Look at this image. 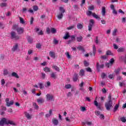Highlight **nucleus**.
<instances>
[{
    "mask_svg": "<svg viewBox=\"0 0 126 126\" xmlns=\"http://www.w3.org/2000/svg\"><path fill=\"white\" fill-rule=\"evenodd\" d=\"M105 107L107 111H110L111 110V108L113 107V102L112 101V100L109 99L108 101L105 103Z\"/></svg>",
    "mask_w": 126,
    "mask_h": 126,
    "instance_id": "f257e3e1",
    "label": "nucleus"
},
{
    "mask_svg": "<svg viewBox=\"0 0 126 126\" xmlns=\"http://www.w3.org/2000/svg\"><path fill=\"white\" fill-rule=\"evenodd\" d=\"M10 35L11 39H14L15 40H18V39H19V36L17 35L16 32H11Z\"/></svg>",
    "mask_w": 126,
    "mask_h": 126,
    "instance_id": "f03ea898",
    "label": "nucleus"
},
{
    "mask_svg": "<svg viewBox=\"0 0 126 126\" xmlns=\"http://www.w3.org/2000/svg\"><path fill=\"white\" fill-rule=\"evenodd\" d=\"M93 25H94V20L91 19L90 20V23L88 26V31H92V28L93 27Z\"/></svg>",
    "mask_w": 126,
    "mask_h": 126,
    "instance_id": "7ed1b4c3",
    "label": "nucleus"
},
{
    "mask_svg": "<svg viewBox=\"0 0 126 126\" xmlns=\"http://www.w3.org/2000/svg\"><path fill=\"white\" fill-rule=\"evenodd\" d=\"M5 102L7 107H10V106H12L14 104V101L13 100L9 101V98H6Z\"/></svg>",
    "mask_w": 126,
    "mask_h": 126,
    "instance_id": "20e7f679",
    "label": "nucleus"
},
{
    "mask_svg": "<svg viewBox=\"0 0 126 126\" xmlns=\"http://www.w3.org/2000/svg\"><path fill=\"white\" fill-rule=\"evenodd\" d=\"M4 125H7V119L3 118L0 120V126H3Z\"/></svg>",
    "mask_w": 126,
    "mask_h": 126,
    "instance_id": "39448f33",
    "label": "nucleus"
},
{
    "mask_svg": "<svg viewBox=\"0 0 126 126\" xmlns=\"http://www.w3.org/2000/svg\"><path fill=\"white\" fill-rule=\"evenodd\" d=\"M46 100L47 101H53L54 100V96L51 94H48L46 95Z\"/></svg>",
    "mask_w": 126,
    "mask_h": 126,
    "instance_id": "423d86ee",
    "label": "nucleus"
},
{
    "mask_svg": "<svg viewBox=\"0 0 126 126\" xmlns=\"http://www.w3.org/2000/svg\"><path fill=\"white\" fill-rule=\"evenodd\" d=\"M16 31L18 34H22V33L24 32V29H23V28H18Z\"/></svg>",
    "mask_w": 126,
    "mask_h": 126,
    "instance_id": "0eeeda50",
    "label": "nucleus"
},
{
    "mask_svg": "<svg viewBox=\"0 0 126 126\" xmlns=\"http://www.w3.org/2000/svg\"><path fill=\"white\" fill-rule=\"evenodd\" d=\"M37 102L38 104H42L45 102V99L42 97H40L37 99Z\"/></svg>",
    "mask_w": 126,
    "mask_h": 126,
    "instance_id": "6e6552de",
    "label": "nucleus"
},
{
    "mask_svg": "<svg viewBox=\"0 0 126 126\" xmlns=\"http://www.w3.org/2000/svg\"><path fill=\"white\" fill-rule=\"evenodd\" d=\"M94 104L96 106V108L98 109V110H101V104H99L96 100H94Z\"/></svg>",
    "mask_w": 126,
    "mask_h": 126,
    "instance_id": "1a4fd4ad",
    "label": "nucleus"
},
{
    "mask_svg": "<svg viewBox=\"0 0 126 126\" xmlns=\"http://www.w3.org/2000/svg\"><path fill=\"white\" fill-rule=\"evenodd\" d=\"M49 55L52 59H56V53L54 52L50 51L49 52Z\"/></svg>",
    "mask_w": 126,
    "mask_h": 126,
    "instance_id": "9d476101",
    "label": "nucleus"
},
{
    "mask_svg": "<svg viewBox=\"0 0 126 126\" xmlns=\"http://www.w3.org/2000/svg\"><path fill=\"white\" fill-rule=\"evenodd\" d=\"M52 123L54 126H58L59 125V120L54 118L52 119Z\"/></svg>",
    "mask_w": 126,
    "mask_h": 126,
    "instance_id": "9b49d317",
    "label": "nucleus"
},
{
    "mask_svg": "<svg viewBox=\"0 0 126 126\" xmlns=\"http://www.w3.org/2000/svg\"><path fill=\"white\" fill-rule=\"evenodd\" d=\"M18 48V44L17 43L15 44L13 46L12 49V52H15L17 50Z\"/></svg>",
    "mask_w": 126,
    "mask_h": 126,
    "instance_id": "f8f14e48",
    "label": "nucleus"
},
{
    "mask_svg": "<svg viewBox=\"0 0 126 126\" xmlns=\"http://www.w3.org/2000/svg\"><path fill=\"white\" fill-rule=\"evenodd\" d=\"M125 51H126V48L125 47H120L117 50L118 53H123V52H125Z\"/></svg>",
    "mask_w": 126,
    "mask_h": 126,
    "instance_id": "ddd939ff",
    "label": "nucleus"
},
{
    "mask_svg": "<svg viewBox=\"0 0 126 126\" xmlns=\"http://www.w3.org/2000/svg\"><path fill=\"white\" fill-rule=\"evenodd\" d=\"M96 68H97V69H99L100 68H104V64H102L101 65H99V63H97Z\"/></svg>",
    "mask_w": 126,
    "mask_h": 126,
    "instance_id": "4468645a",
    "label": "nucleus"
},
{
    "mask_svg": "<svg viewBox=\"0 0 126 126\" xmlns=\"http://www.w3.org/2000/svg\"><path fill=\"white\" fill-rule=\"evenodd\" d=\"M78 79V76L77 74H75L73 77V81H74V82H76V81H77Z\"/></svg>",
    "mask_w": 126,
    "mask_h": 126,
    "instance_id": "2eb2a0df",
    "label": "nucleus"
},
{
    "mask_svg": "<svg viewBox=\"0 0 126 126\" xmlns=\"http://www.w3.org/2000/svg\"><path fill=\"white\" fill-rule=\"evenodd\" d=\"M7 125H11V126H15V124L13 121L7 120Z\"/></svg>",
    "mask_w": 126,
    "mask_h": 126,
    "instance_id": "dca6fc26",
    "label": "nucleus"
},
{
    "mask_svg": "<svg viewBox=\"0 0 126 126\" xmlns=\"http://www.w3.org/2000/svg\"><path fill=\"white\" fill-rule=\"evenodd\" d=\"M11 76L13 77H15L16 78H19V76L15 72H13L11 74Z\"/></svg>",
    "mask_w": 126,
    "mask_h": 126,
    "instance_id": "f3484780",
    "label": "nucleus"
},
{
    "mask_svg": "<svg viewBox=\"0 0 126 126\" xmlns=\"http://www.w3.org/2000/svg\"><path fill=\"white\" fill-rule=\"evenodd\" d=\"M76 40L77 41V42H82V40H83V37H82V36H77L76 37Z\"/></svg>",
    "mask_w": 126,
    "mask_h": 126,
    "instance_id": "a211bd4d",
    "label": "nucleus"
},
{
    "mask_svg": "<svg viewBox=\"0 0 126 126\" xmlns=\"http://www.w3.org/2000/svg\"><path fill=\"white\" fill-rule=\"evenodd\" d=\"M27 39L28 43H29L30 44H32V43H33V38H32V37L29 36H28Z\"/></svg>",
    "mask_w": 126,
    "mask_h": 126,
    "instance_id": "6ab92c4d",
    "label": "nucleus"
},
{
    "mask_svg": "<svg viewBox=\"0 0 126 126\" xmlns=\"http://www.w3.org/2000/svg\"><path fill=\"white\" fill-rule=\"evenodd\" d=\"M57 17L58 18V19H62L63 17V13H60L57 15Z\"/></svg>",
    "mask_w": 126,
    "mask_h": 126,
    "instance_id": "aec40b11",
    "label": "nucleus"
},
{
    "mask_svg": "<svg viewBox=\"0 0 126 126\" xmlns=\"http://www.w3.org/2000/svg\"><path fill=\"white\" fill-rule=\"evenodd\" d=\"M44 86L46 87V88H49V87L51 86V82H50V81H47L46 83H45Z\"/></svg>",
    "mask_w": 126,
    "mask_h": 126,
    "instance_id": "412c9836",
    "label": "nucleus"
},
{
    "mask_svg": "<svg viewBox=\"0 0 126 126\" xmlns=\"http://www.w3.org/2000/svg\"><path fill=\"white\" fill-rule=\"evenodd\" d=\"M101 13H102V15L103 16H105V14L106 13V8H105V7H102Z\"/></svg>",
    "mask_w": 126,
    "mask_h": 126,
    "instance_id": "4be33fe9",
    "label": "nucleus"
},
{
    "mask_svg": "<svg viewBox=\"0 0 126 126\" xmlns=\"http://www.w3.org/2000/svg\"><path fill=\"white\" fill-rule=\"evenodd\" d=\"M52 109H50L49 111V113L46 115V118H50V117L52 116Z\"/></svg>",
    "mask_w": 126,
    "mask_h": 126,
    "instance_id": "5701e85b",
    "label": "nucleus"
},
{
    "mask_svg": "<svg viewBox=\"0 0 126 126\" xmlns=\"http://www.w3.org/2000/svg\"><path fill=\"white\" fill-rule=\"evenodd\" d=\"M77 49H78L79 51H82L83 52H85V50H84V48L83 47L80 46L77 48Z\"/></svg>",
    "mask_w": 126,
    "mask_h": 126,
    "instance_id": "b1692460",
    "label": "nucleus"
},
{
    "mask_svg": "<svg viewBox=\"0 0 126 126\" xmlns=\"http://www.w3.org/2000/svg\"><path fill=\"white\" fill-rule=\"evenodd\" d=\"M52 68L56 70V71H60V68L58 66L54 65L52 66Z\"/></svg>",
    "mask_w": 126,
    "mask_h": 126,
    "instance_id": "393cba45",
    "label": "nucleus"
},
{
    "mask_svg": "<svg viewBox=\"0 0 126 126\" xmlns=\"http://www.w3.org/2000/svg\"><path fill=\"white\" fill-rule=\"evenodd\" d=\"M44 70L45 71V72H51V69L48 67H46L44 68Z\"/></svg>",
    "mask_w": 126,
    "mask_h": 126,
    "instance_id": "a878e982",
    "label": "nucleus"
},
{
    "mask_svg": "<svg viewBox=\"0 0 126 126\" xmlns=\"http://www.w3.org/2000/svg\"><path fill=\"white\" fill-rule=\"evenodd\" d=\"M77 27L78 29H82V28H83V26L82 24L78 23L77 25Z\"/></svg>",
    "mask_w": 126,
    "mask_h": 126,
    "instance_id": "bb28decb",
    "label": "nucleus"
},
{
    "mask_svg": "<svg viewBox=\"0 0 126 126\" xmlns=\"http://www.w3.org/2000/svg\"><path fill=\"white\" fill-rule=\"evenodd\" d=\"M26 117L28 119V120H30L31 119V116H30V114L27 112L25 113Z\"/></svg>",
    "mask_w": 126,
    "mask_h": 126,
    "instance_id": "cd10ccee",
    "label": "nucleus"
},
{
    "mask_svg": "<svg viewBox=\"0 0 126 126\" xmlns=\"http://www.w3.org/2000/svg\"><path fill=\"white\" fill-rule=\"evenodd\" d=\"M92 15L93 17L96 18V19H99V18H100V17H99V16H98V15H96L95 13H93Z\"/></svg>",
    "mask_w": 126,
    "mask_h": 126,
    "instance_id": "c85d7f7f",
    "label": "nucleus"
},
{
    "mask_svg": "<svg viewBox=\"0 0 126 126\" xmlns=\"http://www.w3.org/2000/svg\"><path fill=\"white\" fill-rule=\"evenodd\" d=\"M93 56H95L96 55V46L95 45H93Z\"/></svg>",
    "mask_w": 126,
    "mask_h": 126,
    "instance_id": "c756f323",
    "label": "nucleus"
},
{
    "mask_svg": "<svg viewBox=\"0 0 126 126\" xmlns=\"http://www.w3.org/2000/svg\"><path fill=\"white\" fill-rule=\"evenodd\" d=\"M79 75L80 76H83L84 75V70L81 69L79 72Z\"/></svg>",
    "mask_w": 126,
    "mask_h": 126,
    "instance_id": "7c9ffc66",
    "label": "nucleus"
},
{
    "mask_svg": "<svg viewBox=\"0 0 126 126\" xmlns=\"http://www.w3.org/2000/svg\"><path fill=\"white\" fill-rule=\"evenodd\" d=\"M32 8L34 11H37L39 9V7L37 5H33Z\"/></svg>",
    "mask_w": 126,
    "mask_h": 126,
    "instance_id": "2f4dec72",
    "label": "nucleus"
},
{
    "mask_svg": "<svg viewBox=\"0 0 126 126\" xmlns=\"http://www.w3.org/2000/svg\"><path fill=\"white\" fill-rule=\"evenodd\" d=\"M6 5H7V4L5 2L1 3L0 4V6L1 7H4L6 6Z\"/></svg>",
    "mask_w": 126,
    "mask_h": 126,
    "instance_id": "473e14b6",
    "label": "nucleus"
},
{
    "mask_svg": "<svg viewBox=\"0 0 126 126\" xmlns=\"http://www.w3.org/2000/svg\"><path fill=\"white\" fill-rule=\"evenodd\" d=\"M60 11H61V13H64V12H65V10H64V9H63V7H60L59 8Z\"/></svg>",
    "mask_w": 126,
    "mask_h": 126,
    "instance_id": "72a5a7b5",
    "label": "nucleus"
},
{
    "mask_svg": "<svg viewBox=\"0 0 126 126\" xmlns=\"http://www.w3.org/2000/svg\"><path fill=\"white\" fill-rule=\"evenodd\" d=\"M114 76H115V75H114L113 74H111L108 75L109 79H114Z\"/></svg>",
    "mask_w": 126,
    "mask_h": 126,
    "instance_id": "f704fd0d",
    "label": "nucleus"
},
{
    "mask_svg": "<svg viewBox=\"0 0 126 126\" xmlns=\"http://www.w3.org/2000/svg\"><path fill=\"white\" fill-rule=\"evenodd\" d=\"M38 85L39 86L40 89H43V88H44V84L39 83Z\"/></svg>",
    "mask_w": 126,
    "mask_h": 126,
    "instance_id": "c9c22d12",
    "label": "nucleus"
},
{
    "mask_svg": "<svg viewBox=\"0 0 126 126\" xmlns=\"http://www.w3.org/2000/svg\"><path fill=\"white\" fill-rule=\"evenodd\" d=\"M117 32H118V30H117V29H114L112 33L113 35L116 36V35H117Z\"/></svg>",
    "mask_w": 126,
    "mask_h": 126,
    "instance_id": "e433bc0d",
    "label": "nucleus"
},
{
    "mask_svg": "<svg viewBox=\"0 0 126 126\" xmlns=\"http://www.w3.org/2000/svg\"><path fill=\"white\" fill-rule=\"evenodd\" d=\"M106 55L107 56H112L113 54L112 53V52H111V51L108 50L106 52Z\"/></svg>",
    "mask_w": 126,
    "mask_h": 126,
    "instance_id": "4c0bfd02",
    "label": "nucleus"
},
{
    "mask_svg": "<svg viewBox=\"0 0 126 126\" xmlns=\"http://www.w3.org/2000/svg\"><path fill=\"white\" fill-rule=\"evenodd\" d=\"M20 22L22 24H24V23H25V22L24 21V19H23V18L21 17H20Z\"/></svg>",
    "mask_w": 126,
    "mask_h": 126,
    "instance_id": "58836bf2",
    "label": "nucleus"
},
{
    "mask_svg": "<svg viewBox=\"0 0 126 126\" xmlns=\"http://www.w3.org/2000/svg\"><path fill=\"white\" fill-rule=\"evenodd\" d=\"M68 38H69V34H68V33H67L63 37V38L65 39V40H66V39H68Z\"/></svg>",
    "mask_w": 126,
    "mask_h": 126,
    "instance_id": "ea45409f",
    "label": "nucleus"
},
{
    "mask_svg": "<svg viewBox=\"0 0 126 126\" xmlns=\"http://www.w3.org/2000/svg\"><path fill=\"white\" fill-rule=\"evenodd\" d=\"M65 88H66V89H69L71 88V85L70 84H67L65 85Z\"/></svg>",
    "mask_w": 126,
    "mask_h": 126,
    "instance_id": "a19ab883",
    "label": "nucleus"
},
{
    "mask_svg": "<svg viewBox=\"0 0 126 126\" xmlns=\"http://www.w3.org/2000/svg\"><path fill=\"white\" fill-rule=\"evenodd\" d=\"M8 74V71H7V70L6 69H4L3 70V75L5 76V75H7Z\"/></svg>",
    "mask_w": 126,
    "mask_h": 126,
    "instance_id": "79ce46f5",
    "label": "nucleus"
},
{
    "mask_svg": "<svg viewBox=\"0 0 126 126\" xmlns=\"http://www.w3.org/2000/svg\"><path fill=\"white\" fill-rule=\"evenodd\" d=\"M56 32H57V30H56V29L54 28H51V32L53 33V34H55Z\"/></svg>",
    "mask_w": 126,
    "mask_h": 126,
    "instance_id": "37998d69",
    "label": "nucleus"
},
{
    "mask_svg": "<svg viewBox=\"0 0 126 126\" xmlns=\"http://www.w3.org/2000/svg\"><path fill=\"white\" fill-rule=\"evenodd\" d=\"M121 122L123 123H126V119L125 117H122L120 118Z\"/></svg>",
    "mask_w": 126,
    "mask_h": 126,
    "instance_id": "c03bdc74",
    "label": "nucleus"
},
{
    "mask_svg": "<svg viewBox=\"0 0 126 126\" xmlns=\"http://www.w3.org/2000/svg\"><path fill=\"white\" fill-rule=\"evenodd\" d=\"M95 114L97 117H99L101 115V113L99 111H96Z\"/></svg>",
    "mask_w": 126,
    "mask_h": 126,
    "instance_id": "a18cd8bd",
    "label": "nucleus"
},
{
    "mask_svg": "<svg viewBox=\"0 0 126 126\" xmlns=\"http://www.w3.org/2000/svg\"><path fill=\"white\" fill-rule=\"evenodd\" d=\"M73 28H74V25H72L71 26L67 27V30H72V29H73Z\"/></svg>",
    "mask_w": 126,
    "mask_h": 126,
    "instance_id": "49530a36",
    "label": "nucleus"
},
{
    "mask_svg": "<svg viewBox=\"0 0 126 126\" xmlns=\"http://www.w3.org/2000/svg\"><path fill=\"white\" fill-rule=\"evenodd\" d=\"M51 77H52V78H56V74L55 73H51Z\"/></svg>",
    "mask_w": 126,
    "mask_h": 126,
    "instance_id": "de8ad7c7",
    "label": "nucleus"
},
{
    "mask_svg": "<svg viewBox=\"0 0 126 126\" xmlns=\"http://www.w3.org/2000/svg\"><path fill=\"white\" fill-rule=\"evenodd\" d=\"M5 84V81H4V79H2L1 80V85H2L3 86Z\"/></svg>",
    "mask_w": 126,
    "mask_h": 126,
    "instance_id": "09e8293b",
    "label": "nucleus"
},
{
    "mask_svg": "<svg viewBox=\"0 0 126 126\" xmlns=\"http://www.w3.org/2000/svg\"><path fill=\"white\" fill-rule=\"evenodd\" d=\"M114 62H115V60H114V58H112L110 60L109 63L111 64V65H112Z\"/></svg>",
    "mask_w": 126,
    "mask_h": 126,
    "instance_id": "8fccbe9b",
    "label": "nucleus"
},
{
    "mask_svg": "<svg viewBox=\"0 0 126 126\" xmlns=\"http://www.w3.org/2000/svg\"><path fill=\"white\" fill-rule=\"evenodd\" d=\"M87 71L88 72H92V70L91 69V68L90 67H87L86 68Z\"/></svg>",
    "mask_w": 126,
    "mask_h": 126,
    "instance_id": "3c124183",
    "label": "nucleus"
},
{
    "mask_svg": "<svg viewBox=\"0 0 126 126\" xmlns=\"http://www.w3.org/2000/svg\"><path fill=\"white\" fill-rule=\"evenodd\" d=\"M92 12L91 11H88L87 12V14L88 15V16H90L92 14H93Z\"/></svg>",
    "mask_w": 126,
    "mask_h": 126,
    "instance_id": "603ef678",
    "label": "nucleus"
},
{
    "mask_svg": "<svg viewBox=\"0 0 126 126\" xmlns=\"http://www.w3.org/2000/svg\"><path fill=\"white\" fill-rule=\"evenodd\" d=\"M66 56L67 57V59H70V55H69V53L66 52L65 53Z\"/></svg>",
    "mask_w": 126,
    "mask_h": 126,
    "instance_id": "864d4df0",
    "label": "nucleus"
},
{
    "mask_svg": "<svg viewBox=\"0 0 126 126\" xmlns=\"http://www.w3.org/2000/svg\"><path fill=\"white\" fill-rule=\"evenodd\" d=\"M98 117L100 118V120H104L105 116H104V115L100 114Z\"/></svg>",
    "mask_w": 126,
    "mask_h": 126,
    "instance_id": "5fc2aeb1",
    "label": "nucleus"
},
{
    "mask_svg": "<svg viewBox=\"0 0 126 126\" xmlns=\"http://www.w3.org/2000/svg\"><path fill=\"white\" fill-rule=\"evenodd\" d=\"M75 37H76V35H72L71 36V38L72 41H75Z\"/></svg>",
    "mask_w": 126,
    "mask_h": 126,
    "instance_id": "6e6d98bb",
    "label": "nucleus"
},
{
    "mask_svg": "<svg viewBox=\"0 0 126 126\" xmlns=\"http://www.w3.org/2000/svg\"><path fill=\"white\" fill-rule=\"evenodd\" d=\"M113 47L115 50H118V49H119V47H118V45H117V44L115 43L113 44Z\"/></svg>",
    "mask_w": 126,
    "mask_h": 126,
    "instance_id": "4d7b16f0",
    "label": "nucleus"
},
{
    "mask_svg": "<svg viewBox=\"0 0 126 126\" xmlns=\"http://www.w3.org/2000/svg\"><path fill=\"white\" fill-rule=\"evenodd\" d=\"M94 9V6L92 5V6H89V10H93Z\"/></svg>",
    "mask_w": 126,
    "mask_h": 126,
    "instance_id": "13d9d810",
    "label": "nucleus"
},
{
    "mask_svg": "<svg viewBox=\"0 0 126 126\" xmlns=\"http://www.w3.org/2000/svg\"><path fill=\"white\" fill-rule=\"evenodd\" d=\"M106 74H105V73H102L101 74V77L102 78H105V77H106Z\"/></svg>",
    "mask_w": 126,
    "mask_h": 126,
    "instance_id": "bf43d9fd",
    "label": "nucleus"
},
{
    "mask_svg": "<svg viewBox=\"0 0 126 126\" xmlns=\"http://www.w3.org/2000/svg\"><path fill=\"white\" fill-rule=\"evenodd\" d=\"M120 70H121L120 69H118L115 70V72L116 74H119V73H120Z\"/></svg>",
    "mask_w": 126,
    "mask_h": 126,
    "instance_id": "052dcab7",
    "label": "nucleus"
},
{
    "mask_svg": "<svg viewBox=\"0 0 126 126\" xmlns=\"http://www.w3.org/2000/svg\"><path fill=\"white\" fill-rule=\"evenodd\" d=\"M119 108V105L117 104L115 107H114V112H116L117 110H118V108Z\"/></svg>",
    "mask_w": 126,
    "mask_h": 126,
    "instance_id": "680f3d73",
    "label": "nucleus"
},
{
    "mask_svg": "<svg viewBox=\"0 0 126 126\" xmlns=\"http://www.w3.org/2000/svg\"><path fill=\"white\" fill-rule=\"evenodd\" d=\"M46 32H47V34H50V33H51V31L50 30V28H47L46 29Z\"/></svg>",
    "mask_w": 126,
    "mask_h": 126,
    "instance_id": "e2e57ef3",
    "label": "nucleus"
},
{
    "mask_svg": "<svg viewBox=\"0 0 126 126\" xmlns=\"http://www.w3.org/2000/svg\"><path fill=\"white\" fill-rule=\"evenodd\" d=\"M36 48H37V49H40V48H41V44H40V43H38L36 45Z\"/></svg>",
    "mask_w": 126,
    "mask_h": 126,
    "instance_id": "0e129e2a",
    "label": "nucleus"
},
{
    "mask_svg": "<svg viewBox=\"0 0 126 126\" xmlns=\"http://www.w3.org/2000/svg\"><path fill=\"white\" fill-rule=\"evenodd\" d=\"M106 66L107 67H110V66H112V64H111L110 63H106L105 64Z\"/></svg>",
    "mask_w": 126,
    "mask_h": 126,
    "instance_id": "69168bd1",
    "label": "nucleus"
},
{
    "mask_svg": "<svg viewBox=\"0 0 126 126\" xmlns=\"http://www.w3.org/2000/svg\"><path fill=\"white\" fill-rule=\"evenodd\" d=\"M59 43V41H58L57 39H54V44L55 45H57Z\"/></svg>",
    "mask_w": 126,
    "mask_h": 126,
    "instance_id": "338daca9",
    "label": "nucleus"
},
{
    "mask_svg": "<svg viewBox=\"0 0 126 126\" xmlns=\"http://www.w3.org/2000/svg\"><path fill=\"white\" fill-rule=\"evenodd\" d=\"M83 85H84V82H82L79 85V86H80V87H82Z\"/></svg>",
    "mask_w": 126,
    "mask_h": 126,
    "instance_id": "774afa93",
    "label": "nucleus"
}]
</instances>
